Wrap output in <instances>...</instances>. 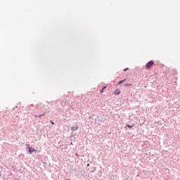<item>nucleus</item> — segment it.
I'll return each mask as SVG.
<instances>
[{"label": "nucleus", "mask_w": 180, "mask_h": 180, "mask_svg": "<svg viewBox=\"0 0 180 180\" xmlns=\"http://www.w3.org/2000/svg\"><path fill=\"white\" fill-rule=\"evenodd\" d=\"M127 70H129V68H124V71H127Z\"/></svg>", "instance_id": "7"}, {"label": "nucleus", "mask_w": 180, "mask_h": 180, "mask_svg": "<svg viewBox=\"0 0 180 180\" xmlns=\"http://www.w3.org/2000/svg\"><path fill=\"white\" fill-rule=\"evenodd\" d=\"M70 146H72V143H70Z\"/></svg>", "instance_id": "11"}, {"label": "nucleus", "mask_w": 180, "mask_h": 180, "mask_svg": "<svg viewBox=\"0 0 180 180\" xmlns=\"http://www.w3.org/2000/svg\"><path fill=\"white\" fill-rule=\"evenodd\" d=\"M125 81H126V79L120 81L119 82V85H120L121 84H123V82H124Z\"/></svg>", "instance_id": "4"}, {"label": "nucleus", "mask_w": 180, "mask_h": 180, "mask_svg": "<svg viewBox=\"0 0 180 180\" xmlns=\"http://www.w3.org/2000/svg\"><path fill=\"white\" fill-rule=\"evenodd\" d=\"M101 92L102 93V92H103V89H102V90L101 91Z\"/></svg>", "instance_id": "12"}, {"label": "nucleus", "mask_w": 180, "mask_h": 180, "mask_svg": "<svg viewBox=\"0 0 180 180\" xmlns=\"http://www.w3.org/2000/svg\"><path fill=\"white\" fill-rule=\"evenodd\" d=\"M120 94V91H117V95H119Z\"/></svg>", "instance_id": "9"}, {"label": "nucleus", "mask_w": 180, "mask_h": 180, "mask_svg": "<svg viewBox=\"0 0 180 180\" xmlns=\"http://www.w3.org/2000/svg\"><path fill=\"white\" fill-rule=\"evenodd\" d=\"M87 167H89V164H87Z\"/></svg>", "instance_id": "14"}, {"label": "nucleus", "mask_w": 180, "mask_h": 180, "mask_svg": "<svg viewBox=\"0 0 180 180\" xmlns=\"http://www.w3.org/2000/svg\"><path fill=\"white\" fill-rule=\"evenodd\" d=\"M125 86H128V84H125Z\"/></svg>", "instance_id": "13"}, {"label": "nucleus", "mask_w": 180, "mask_h": 180, "mask_svg": "<svg viewBox=\"0 0 180 180\" xmlns=\"http://www.w3.org/2000/svg\"><path fill=\"white\" fill-rule=\"evenodd\" d=\"M27 147H28V150L30 154H32V153L36 152V149H34V148L33 147H30L29 144H27Z\"/></svg>", "instance_id": "2"}, {"label": "nucleus", "mask_w": 180, "mask_h": 180, "mask_svg": "<svg viewBox=\"0 0 180 180\" xmlns=\"http://www.w3.org/2000/svg\"><path fill=\"white\" fill-rule=\"evenodd\" d=\"M50 122L51 123V124H54V122L53 121H50Z\"/></svg>", "instance_id": "8"}, {"label": "nucleus", "mask_w": 180, "mask_h": 180, "mask_svg": "<svg viewBox=\"0 0 180 180\" xmlns=\"http://www.w3.org/2000/svg\"><path fill=\"white\" fill-rule=\"evenodd\" d=\"M127 127H129V129H131V127H133V126H130L129 124H127Z\"/></svg>", "instance_id": "6"}, {"label": "nucleus", "mask_w": 180, "mask_h": 180, "mask_svg": "<svg viewBox=\"0 0 180 180\" xmlns=\"http://www.w3.org/2000/svg\"><path fill=\"white\" fill-rule=\"evenodd\" d=\"M153 65H154V61H153V60H150L149 62H148L146 64V67L148 70H150V68H151V67H153Z\"/></svg>", "instance_id": "1"}, {"label": "nucleus", "mask_w": 180, "mask_h": 180, "mask_svg": "<svg viewBox=\"0 0 180 180\" xmlns=\"http://www.w3.org/2000/svg\"><path fill=\"white\" fill-rule=\"evenodd\" d=\"M106 89V86L103 87V89Z\"/></svg>", "instance_id": "10"}, {"label": "nucleus", "mask_w": 180, "mask_h": 180, "mask_svg": "<svg viewBox=\"0 0 180 180\" xmlns=\"http://www.w3.org/2000/svg\"><path fill=\"white\" fill-rule=\"evenodd\" d=\"M46 114L44 113V114H41V115H39L38 117H41V116H44Z\"/></svg>", "instance_id": "5"}, {"label": "nucleus", "mask_w": 180, "mask_h": 180, "mask_svg": "<svg viewBox=\"0 0 180 180\" xmlns=\"http://www.w3.org/2000/svg\"><path fill=\"white\" fill-rule=\"evenodd\" d=\"M75 155H78V153H76Z\"/></svg>", "instance_id": "15"}, {"label": "nucleus", "mask_w": 180, "mask_h": 180, "mask_svg": "<svg viewBox=\"0 0 180 180\" xmlns=\"http://www.w3.org/2000/svg\"><path fill=\"white\" fill-rule=\"evenodd\" d=\"M75 130H78V127H72V131H75Z\"/></svg>", "instance_id": "3"}]
</instances>
